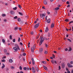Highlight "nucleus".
<instances>
[{
  "label": "nucleus",
  "mask_w": 73,
  "mask_h": 73,
  "mask_svg": "<svg viewBox=\"0 0 73 73\" xmlns=\"http://www.w3.org/2000/svg\"><path fill=\"white\" fill-rule=\"evenodd\" d=\"M23 56H25V55H26V54L24 53L23 54Z\"/></svg>",
  "instance_id": "0e129e2a"
},
{
  "label": "nucleus",
  "mask_w": 73,
  "mask_h": 73,
  "mask_svg": "<svg viewBox=\"0 0 73 73\" xmlns=\"http://www.w3.org/2000/svg\"><path fill=\"white\" fill-rule=\"evenodd\" d=\"M15 46L16 47H14L13 49L15 50L14 51V52H17V49L19 50H20V49L19 48V46L17 44H15Z\"/></svg>",
  "instance_id": "f257e3e1"
},
{
  "label": "nucleus",
  "mask_w": 73,
  "mask_h": 73,
  "mask_svg": "<svg viewBox=\"0 0 73 73\" xmlns=\"http://www.w3.org/2000/svg\"><path fill=\"white\" fill-rule=\"evenodd\" d=\"M20 45H23V43H22V42H20L19 43Z\"/></svg>",
  "instance_id": "09e8293b"
},
{
  "label": "nucleus",
  "mask_w": 73,
  "mask_h": 73,
  "mask_svg": "<svg viewBox=\"0 0 73 73\" xmlns=\"http://www.w3.org/2000/svg\"><path fill=\"white\" fill-rule=\"evenodd\" d=\"M54 63H55V64H57V62H56V61L55 60L54 61Z\"/></svg>",
  "instance_id": "6e6d98bb"
},
{
  "label": "nucleus",
  "mask_w": 73,
  "mask_h": 73,
  "mask_svg": "<svg viewBox=\"0 0 73 73\" xmlns=\"http://www.w3.org/2000/svg\"><path fill=\"white\" fill-rule=\"evenodd\" d=\"M71 73H73V70H72Z\"/></svg>",
  "instance_id": "774afa93"
},
{
  "label": "nucleus",
  "mask_w": 73,
  "mask_h": 73,
  "mask_svg": "<svg viewBox=\"0 0 73 73\" xmlns=\"http://www.w3.org/2000/svg\"><path fill=\"white\" fill-rule=\"evenodd\" d=\"M3 66H2V69H3V68H4V67H5V65H4V64L3 63Z\"/></svg>",
  "instance_id": "a211bd4d"
},
{
  "label": "nucleus",
  "mask_w": 73,
  "mask_h": 73,
  "mask_svg": "<svg viewBox=\"0 0 73 73\" xmlns=\"http://www.w3.org/2000/svg\"><path fill=\"white\" fill-rule=\"evenodd\" d=\"M40 17H41V18L43 17V15L42 14H40Z\"/></svg>",
  "instance_id": "ea45409f"
},
{
  "label": "nucleus",
  "mask_w": 73,
  "mask_h": 73,
  "mask_svg": "<svg viewBox=\"0 0 73 73\" xmlns=\"http://www.w3.org/2000/svg\"><path fill=\"white\" fill-rule=\"evenodd\" d=\"M39 23H38V24H36L34 26V28L35 29H36L37 28L39 27Z\"/></svg>",
  "instance_id": "7ed1b4c3"
},
{
  "label": "nucleus",
  "mask_w": 73,
  "mask_h": 73,
  "mask_svg": "<svg viewBox=\"0 0 73 73\" xmlns=\"http://www.w3.org/2000/svg\"><path fill=\"white\" fill-rule=\"evenodd\" d=\"M70 64H73V61H71L70 62Z\"/></svg>",
  "instance_id": "58836bf2"
},
{
  "label": "nucleus",
  "mask_w": 73,
  "mask_h": 73,
  "mask_svg": "<svg viewBox=\"0 0 73 73\" xmlns=\"http://www.w3.org/2000/svg\"><path fill=\"white\" fill-rule=\"evenodd\" d=\"M60 9V8H59V7H56L55 8V9H56V10L57 11L58 10V9Z\"/></svg>",
  "instance_id": "f3484780"
},
{
  "label": "nucleus",
  "mask_w": 73,
  "mask_h": 73,
  "mask_svg": "<svg viewBox=\"0 0 73 73\" xmlns=\"http://www.w3.org/2000/svg\"><path fill=\"white\" fill-rule=\"evenodd\" d=\"M45 44L46 47H48V45L46 43Z\"/></svg>",
  "instance_id": "69168bd1"
},
{
  "label": "nucleus",
  "mask_w": 73,
  "mask_h": 73,
  "mask_svg": "<svg viewBox=\"0 0 73 73\" xmlns=\"http://www.w3.org/2000/svg\"><path fill=\"white\" fill-rule=\"evenodd\" d=\"M54 27V24L52 23L51 25V28H53Z\"/></svg>",
  "instance_id": "2eb2a0df"
},
{
  "label": "nucleus",
  "mask_w": 73,
  "mask_h": 73,
  "mask_svg": "<svg viewBox=\"0 0 73 73\" xmlns=\"http://www.w3.org/2000/svg\"><path fill=\"white\" fill-rule=\"evenodd\" d=\"M68 21H69V20L66 19L65 20V21H66V22H68Z\"/></svg>",
  "instance_id": "473e14b6"
},
{
  "label": "nucleus",
  "mask_w": 73,
  "mask_h": 73,
  "mask_svg": "<svg viewBox=\"0 0 73 73\" xmlns=\"http://www.w3.org/2000/svg\"><path fill=\"white\" fill-rule=\"evenodd\" d=\"M54 53H57V52L56 51H54Z\"/></svg>",
  "instance_id": "603ef678"
},
{
  "label": "nucleus",
  "mask_w": 73,
  "mask_h": 73,
  "mask_svg": "<svg viewBox=\"0 0 73 73\" xmlns=\"http://www.w3.org/2000/svg\"><path fill=\"white\" fill-rule=\"evenodd\" d=\"M42 62L43 63V64H46V63L45 62L42 61Z\"/></svg>",
  "instance_id": "cd10ccee"
},
{
  "label": "nucleus",
  "mask_w": 73,
  "mask_h": 73,
  "mask_svg": "<svg viewBox=\"0 0 73 73\" xmlns=\"http://www.w3.org/2000/svg\"><path fill=\"white\" fill-rule=\"evenodd\" d=\"M13 10H16V9H17V7H15V8H13Z\"/></svg>",
  "instance_id": "393cba45"
},
{
  "label": "nucleus",
  "mask_w": 73,
  "mask_h": 73,
  "mask_svg": "<svg viewBox=\"0 0 73 73\" xmlns=\"http://www.w3.org/2000/svg\"><path fill=\"white\" fill-rule=\"evenodd\" d=\"M44 40H48V39L46 38L45 37L44 38Z\"/></svg>",
  "instance_id": "c9c22d12"
},
{
  "label": "nucleus",
  "mask_w": 73,
  "mask_h": 73,
  "mask_svg": "<svg viewBox=\"0 0 73 73\" xmlns=\"http://www.w3.org/2000/svg\"><path fill=\"white\" fill-rule=\"evenodd\" d=\"M58 68H59V70H60L61 69V66H58Z\"/></svg>",
  "instance_id": "13d9d810"
},
{
  "label": "nucleus",
  "mask_w": 73,
  "mask_h": 73,
  "mask_svg": "<svg viewBox=\"0 0 73 73\" xmlns=\"http://www.w3.org/2000/svg\"><path fill=\"white\" fill-rule=\"evenodd\" d=\"M65 51H68V48H66L65 50Z\"/></svg>",
  "instance_id": "680f3d73"
},
{
  "label": "nucleus",
  "mask_w": 73,
  "mask_h": 73,
  "mask_svg": "<svg viewBox=\"0 0 73 73\" xmlns=\"http://www.w3.org/2000/svg\"><path fill=\"white\" fill-rule=\"evenodd\" d=\"M9 61L10 63H12V62H13V60L12 59H10L9 60Z\"/></svg>",
  "instance_id": "9d476101"
},
{
  "label": "nucleus",
  "mask_w": 73,
  "mask_h": 73,
  "mask_svg": "<svg viewBox=\"0 0 73 73\" xmlns=\"http://www.w3.org/2000/svg\"><path fill=\"white\" fill-rule=\"evenodd\" d=\"M21 28H22L21 27H19V28L18 29H19V31H21Z\"/></svg>",
  "instance_id": "7c9ffc66"
},
{
  "label": "nucleus",
  "mask_w": 73,
  "mask_h": 73,
  "mask_svg": "<svg viewBox=\"0 0 73 73\" xmlns=\"http://www.w3.org/2000/svg\"><path fill=\"white\" fill-rule=\"evenodd\" d=\"M47 13L48 15H49L50 14V12H49L48 10L47 11Z\"/></svg>",
  "instance_id": "c756f323"
},
{
  "label": "nucleus",
  "mask_w": 73,
  "mask_h": 73,
  "mask_svg": "<svg viewBox=\"0 0 73 73\" xmlns=\"http://www.w3.org/2000/svg\"><path fill=\"white\" fill-rule=\"evenodd\" d=\"M65 65L64 63H62V68H65Z\"/></svg>",
  "instance_id": "39448f33"
},
{
  "label": "nucleus",
  "mask_w": 73,
  "mask_h": 73,
  "mask_svg": "<svg viewBox=\"0 0 73 73\" xmlns=\"http://www.w3.org/2000/svg\"><path fill=\"white\" fill-rule=\"evenodd\" d=\"M22 67H21V66H20L19 67V69H20V70H22Z\"/></svg>",
  "instance_id": "f704fd0d"
},
{
  "label": "nucleus",
  "mask_w": 73,
  "mask_h": 73,
  "mask_svg": "<svg viewBox=\"0 0 73 73\" xmlns=\"http://www.w3.org/2000/svg\"><path fill=\"white\" fill-rule=\"evenodd\" d=\"M17 29H18V28H17V27H16L15 28L14 30H17Z\"/></svg>",
  "instance_id": "79ce46f5"
},
{
  "label": "nucleus",
  "mask_w": 73,
  "mask_h": 73,
  "mask_svg": "<svg viewBox=\"0 0 73 73\" xmlns=\"http://www.w3.org/2000/svg\"><path fill=\"white\" fill-rule=\"evenodd\" d=\"M42 15H43V16L44 17V16H45L46 15V14L45 13H42Z\"/></svg>",
  "instance_id": "412c9836"
},
{
  "label": "nucleus",
  "mask_w": 73,
  "mask_h": 73,
  "mask_svg": "<svg viewBox=\"0 0 73 73\" xmlns=\"http://www.w3.org/2000/svg\"><path fill=\"white\" fill-rule=\"evenodd\" d=\"M41 37V36H40V42H39V44H40V45H41V44L42 43L44 40V38H43L42 37Z\"/></svg>",
  "instance_id": "f03ea898"
},
{
  "label": "nucleus",
  "mask_w": 73,
  "mask_h": 73,
  "mask_svg": "<svg viewBox=\"0 0 73 73\" xmlns=\"http://www.w3.org/2000/svg\"><path fill=\"white\" fill-rule=\"evenodd\" d=\"M66 3L67 4H69V1H67Z\"/></svg>",
  "instance_id": "864d4df0"
},
{
  "label": "nucleus",
  "mask_w": 73,
  "mask_h": 73,
  "mask_svg": "<svg viewBox=\"0 0 73 73\" xmlns=\"http://www.w3.org/2000/svg\"><path fill=\"white\" fill-rule=\"evenodd\" d=\"M4 52H5V53H6V52H7V49H5L4 50Z\"/></svg>",
  "instance_id": "4d7b16f0"
},
{
  "label": "nucleus",
  "mask_w": 73,
  "mask_h": 73,
  "mask_svg": "<svg viewBox=\"0 0 73 73\" xmlns=\"http://www.w3.org/2000/svg\"><path fill=\"white\" fill-rule=\"evenodd\" d=\"M2 16L3 17H4L6 16V15L5 14H3L2 15Z\"/></svg>",
  "instance_id": "b1692460"
},
{
  "label": "nucleus",
  "mask_w": 73,
  "mask_h": 73,
  "mask_svg": "<svg viewBox=\"0 0 73 73\" xmlns=\"http://www.w3.org/2000/svg\"><path fill=\"white\" fill-rule=\"evenodd\" d=\"M2 42H3V43H5V40L4 39H2Z\"/></svg>",
  "instance_id": "a878e982"
},
{
  "label": "nucleus",
  "mask_w": 73,
  "mask_h": 73,
  "mask_svg": "<svg viewBox=\"0 0 73 73\" xmlns=\"http://www.w3.org/2000/svg\"><path fill=\"white\" fill-rule=\"evenodd\" d=\"M31 52H34V50H35V48H33V47H32L31 48Z\"/></svg>",
  "instance_id": "0eeeda50"
},
{
  "label": "nucleus",
  "mask_w": 73,
  "mask_h": 73,
  "mask_svg": "<svg viewBox=\"0 0 73 73\" xmlns=\"http://www.w3.org/2000/svg\"><path fill=\"white\" fill-rule=\"evenodd\" d=\"M52 57H53V58H55V55H54V54H52Z\"/></svg>",
  "instance_id": "c03bdc74"
},
{
  "label": "nucleus",
  "mask_w": 73,
  "mask_h": 73,
  "mask_svg": "<svg viewBox=\"0 0 73 73\" xmlns=\"http://www.w3.org/2000/svg\"><path fill=\"white\" fill-rule=\"evenodd\" d=\"M34 48H36V44H34L33 46V47Z\"/></svg>",
  "instance_id": "4c0bfd02"
},
{
  "label": "nucleus",
  "mask_w": 73,
  "mask_h": 73,
  "mask_svg": "<svg viewBox=\"0 0 73 73\" xmlns=\"http://www.w3.org/2000/svg\"><path fill=\"white\" fill-rule=\"evenodd\" d=\"M44 54H47V53H48L47 52V51H44Z\"/></svg>",
  "instance_id": "e433bc0d"
},
{
  "label": "nucleus",
  "mask_w": 73,
  "mask_h": 73,
  "mask_svg": "<svg viewBox=\"0 0 73 73\" xmlns=\"http://www.w3.org/2000/svg\"><path fill=\"white\" fill-rule=\"evenodd\" d=\"M67 40H68V41H69L70 42H72V41L70 39L68 38Z\"/></svg>",
  "instance_id": "bb28decb"
},
{
  "label": "nucleus",
  "mask_w": 73,
  "mask_h": 73,
  "mask_svg": "<svg viewBox=\"0 0 73 73\" xmlns=\"http://www.w3.org/2000/svg\"><path fill=\"white\" fill-rule=\"evenodd\" d=\"M40 34H39L38 35H37V38H38V37H40Z\"/></svg>",
  "instance_id": "a19ab883"
},
{
  "label": "nucleus",
  "mask_w": 73,
  "mask_h": 73,
  "mask_svg": "<svg viewBox=\"0 0 73 73\" xmlns=\"http://www.w3.org/2000/svg\"><path fill=\"white\" fill-rule=\"evenodd\" d=\"M69 7H70V5H68L67 6V7L69 8Z\"/></svg>",
  "instance_id": "bf43d9fd"
},
{
  "label": "nucleus",
  "mask_w": 73,
  "mask_h": 73,
  "mask_svg": "<svg viewBox=\"0 0 73 73\" xmlns=\"http://www.w3.org/2000/svg\"><path fill=\"white\" fill-rule=\"evenodd\" d=\"M32 71H33V73H35L36 72V70H35V69L33 70Z\"/></svg>",
  "instance_id": "4be33fe9"
},
{
  "label": "nucleus",
  "mask_w": 73,
  "mask_h": 73,
  "mask_svg": "<svg viewBox=\"0 0 73 73\" xmlns=\"http://www.w3.org/2000/svg\"><path fill=\"white\" fill-rule=\"evenodd\" d=\"M13 13H14V12L13 11H10V13L12 15H13Z\"/></svg>",
  "instance_id": "6ab92c4d"
},
{
  "label": "nucleus",
  "mask_w": 73,
  "mask_h": 73,
  "mask_svg": "<svg viewBox=\"0 0 73 73\" xmlns=\"http://www.w3.org/2000/svg\"><path fill=\"white\" fill-rule=\"evenodd\" d=\"M34 33H33V32H32L31 33V35H33Z\"/></svg>",
  "instance_id": "a18cd8bd"
},
{
  "label": "nucleus",
  "mask_w": 73,
  "mask_h": 73,
  "mask_svg": "<svg viewBox=\"0 0 73 73\" xmlns=\"http://www.w3.org/2000/svg\"><path fill=\"white\" fill-rule=\"evenodd\" d=\"M12 36L11 35H10V36H9V37H10V39H12Z\"/></svg>",
  "instance_id": "49530a36"
},
{
  "label": "nucleus",
  "mask_w": 73,
  "mask_h": 73,
  "mask_svg": "<svg viewBox=\"0 0 73 73\" xmlns=\"http://www.w3.org/2000/svg\"><path fill=\"white\" fill-rule=\"evenodd\" d=\"M31 60L32 61V62H33V65H35V60H34V59H33V58H31Z\"/></svg>",
  "instance_id": "423d86ee"
},
{
  "label": "nucleus",
  "mask_w": 73,
  "mask_h": 73,
  "mask_svg": "<svg viewBox=\"0 0 73 73\" xmlns=\"http://www.w3.org/2000/svg\"><path fill=\"white\" fill-rule=\"evenodd\" d=\"M48 37H50V33H48Z\"/></svg>",
  "instance_id": "052dcab7"
},
{
  "label": "nucleus",
  "mask_w": 73,
  "mask_h": 73,
  "mask_svg": "<svg viewBox=\"0 0 73 73\" xmlns=\"http://www.w3.org/2000/svg\"><path fill=\"white\" fill-rule=\"evenodd\" d=\"M44 4L45 5L47 4V2H46V0H44Z\"/></svg>",
  "instance_id": "9b49d317"
},
{
  "label": "nucleus",
  "mask_w": 73,
  "mask_h": 73,
  "mask_svg": "<svg viewBox=\"0 0 73 73\" xmlns=\"http://www.w3.org/2000/svg\"><path fill=\"white\" fill-rule=\"evenodd\" d=\"M73 23V21H71L69 23V24H71V23Z\"/></svg>",
  "instance_id": "3c124183"
},
{
  "label": "nucleus",
  "mask_w": 73,
  "mask_h": 73,
  "mask_svg": "<svg viewBox=\"0 0 73 73\" xmlns=\"http://www.w3.org/2000/svg\"><path fill=\"white\" fill-rule=\"evenodd\" d=\"M67 65L68 67H69V68H72L73 67V65H71L70 63H67Z\"/></svg>",
  "instance_id": "20e7f679"
},
{
  "label": "nucleus",
  "mask_w": 73,
  "mask_h": 73,
  "mask_svg": "<svg viewBox=\"0 0 73 73\" xmlns=\"http://www.w3.org/2000/svg\"><path fill=\"white\" fill-rule=\"evenodd\" d=\"M18 7L19 8H20V9H21V5H18Z\"/></svg>",
  "instance_id": "aec40b11"
},
{
  "label": "nucleus",
  "mask_w": 73,
  "mask_h": 73,
  "mask_svg": "<svg viewBox=\"0 0 73 73\" xmlns=\"http://www.w3.org/2000/svg\"><path fill=\"white\" fill-rule=\"evenodd\" d=\"M71 50H72V48H70V47L69 50H68V51L70 52V51H71Z\"/></svg>",
  "instance_id": "c85d7f7f"
},
{
  "label": "nucleus",
  "mask_w": 73,
  "mask_h": 73,
  "mask_svg": "<svg viewBox=\"0 0 73 73\" xmlns=\"http://www.w3.org/2000/svg\"><path fill=\"white\" fill-rule=\"evenodd\" d=\"M15 39H14L13 40V42H15Z\"/></svg>",
  "instance_id": "de8ad7c7"
},
{
  "label": "nucleus",
  "mask_w": 73,
  "mask_h": 73,
  "mask_svg": "<svg viewBox=\"0 0 73 73\" xmlns=\"http://www.w3.org/2000/svg\"><path fill=\"white\" fill-rule=\"evenodd\" d=\"M42 9H47L46 7H45V6H43L42 7Z\"/></svg>",
  "instance_id": "dca6fc26"
},
{
  "label": "nucleus",
  "mask_w": 73,
  "mask_h": 73,
  "mask_svg": "<svg viewBox=\"0 0 73 73\" xmlns=\"http://www.w3.org/2000/svg\"><path fill=\"white\" fill-rule=\"evenodd\" d=\"M18 42H20V37H19L18 39Z\"/></svg>",
  "instance_id": "5701e85b"
},
{
  "label": "nucleus",
  "mask_w": 73,
  "mask_h": 73,
  "mask_svg": "<svg viewBox=\"0 0 73 73\" xmlns=\"http://www.w3.org/2000/svg\"><path fill=\"white\" fill-rule=\"evenodd\" d=\"M39 51L40 52H42L43 51V49L42 48H39Z\"/></svg>",
  "instance_id": "4468645a"
},
{
  "label": "nucleus",
  "mask_w": 73,
  "mask_h": 73,
  "mask_svg": "<svg viewBox=\"0 0 73 73\" xmlns=\"http://www.w3.org/2000/svg\"><path fill=\"white\" fill-rule=\"evenodd\" d=\"M48 31H49V29H48V28L47 27L46 28L45 32H48Z\"/></svg>",
  "instance_id": "6e6552de"
},
{
  "label": "nucleus",
  "mask_w": 73,
  "mask_h": 73,
  "mask_svg": "<svg viewBox=\"0 0 73 73\" xmlns=\"http://www.w3.org/2000/svg\"><path fill=\"white\" fill-rule=\"evenodd\" d=\"M18 21H20L21 20H20V18H18Z\"/></svg>",
  "instance_id": "8fccbe9b"
},
{
  "label": "nucleus",
  "mask_w": 73,
  "mask_h": 73,
  "mask_svg": "<svg viewBox=\"0 0 73 73\" xmlns=\"http://www.w3.org/2000/svg\"><path fill=\"white\" fill-rule=\"evenodd\" d=\"M51 62L52 64H54V61H53V60L51 61Z\"/></svg>",
  "instance_id": "e2e57ef3"
},
{
  "label": "nucleus",
  "mask_w": 73,
  "mask_h": 73,
  "mask_svg": "<svg viewBox=\"0 0 73 73\" xmlns=\"http://www.w3.org/2000/svg\"><path fill=\"white\" fill-rule=\"evenodd\" d=\"M47 23H50V19L49 18L47 20Z\"/></svg>",
  "instance_id": "1a4fd4ad"
},
{
  "label": "nucleus",
  "mask_w": 73,
  "mask_h": 73,
  "mask_svg": "<svg viewBox=\"0 0 73 73\" xmlns=\"http://www.w3.org/2000/svg\"><path fill=\"white\" fill-rule=\"evenodd\" d=\"M11 69H14V67H13V66H12L11 67Z\"/></svg>",
  "instance_id": "37998d69"
},
{
  "label": "nucleus",
  "mask_w": 73,
  "mask_h": 73,
  "mask_svg": "<svg viewBox=\"0 0 73 73\" xmlns=\"http://www.w3.org/2000/svg\"><path fill=\"white\" fill-rule=\"evenodd\" d=\"M67 73H70V72L69 71H68Z\"/></svg>",
  "instance_id": "338daca9"
},
{
  "label": "nucleus",
  "mask_w": 73,
  "mask_h": 73,
  "mask_svg": "<svg viewBox=\"0 0 73 73\" xmlns=\"http://www.w3.org/2000/svg\"><path fill=\"white\" fill-rule=\"evenodd\" d=\"M43 68L45 70H48V68H47V67H46L45 66H44Z\"/></svg>",
  "instance_id": "f8f14e48"
},
{
  "label": "nucleus",
  "mask_w": 73,
  "mask_h": 73,
  "mask_svg": "<svg viewBox=\"0 0 73 73\" xmlns=\"http://www.w3.org/2000/svg\"><path fill=\"white\" fill-rule=\"evenodd\" d=\"M14 18L15 19H17V16H16L15 17H14Z\"/></svg>",
  "instance_id": "72a5a7b5"
},
{
  "label": "nucleus",
  "mask_w": 73,
  "mask_h": 73,
  "mask_svg": "<svg viewBox=\"0 0 73 73\" xmlns=\"http://www.w3.org/2000/svg\"><path fill=\"white\" fill-rule=\"evenodd\" d=\"M23 69L24 70H27V67H25Z\"/></svg>",
  "instance_id": "2f4dec72"
},
{
  "label": "nucleus",
  "mask_w": 73,
  "mask_h": 73,
  "mask_svg": "<svg viewBox=\"0 0 73 73\" xmlns=\"http://www.w3.org/2000/svg\"><path fill=\"white\" fill-rule=\"evenodd\" d=\"M2 62H5V60H2Z\"/></svg>",
  "instance_id": "5fc2aeb1"
},
{
  "label": "nucleus",
  "mask_w": 73,
  "mask_h": 73,
  "mask_svg": "<svg viewBox=\"0 0 73 73\" xmlns=\"http://www.w3.org/2000/svg\"><path fill=\"white\" fill-rule=\"evenodd\" d=\"M19 15H21V16H23V13H22L20 12H19Z\"/></svg>",
  "instance_id": "ddd939ff"
}]
</instances>
